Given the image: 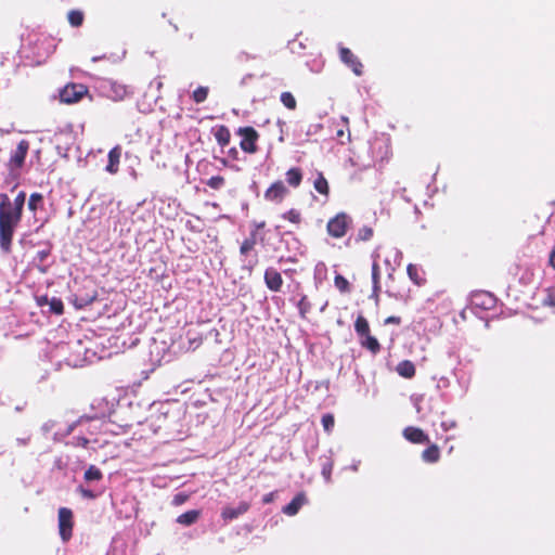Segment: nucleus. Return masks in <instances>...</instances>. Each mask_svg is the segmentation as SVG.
<instances>
[{"mask_svg":"<svg viewBox=\"0 0 555 555\" xmlns=\"http://www.w3.org/2000/svg\"><path fill=\"white\" fill-rule=\"evenodd\" d=\"M80 345H81V343H80L79 340L75 343V346H76L77 348H80Z\"/></svg>","mask_w":555,"mask_h":555,"instance_id":"338daca9","label":"nucleus"},{"mask_svg":"<svg viewBox=\"0 0 555 555\" xmlns=\"http://www.w3.org/2000/svg\"><path fill=\"white\" fill-rule=\"evenodd\" d=\"M280 100H281L282 104L285 107H287L288 109L293 111L297 106V102H296L295 96L291 92H288V91L282 92L281 96H280Z\"/></svg>","mask_w":555,"mask_h":555,"instance_id":"7c9ffc66","label":"nucleus"},{"mask_svg":"<svg viewBox=\"0 0 555 555\" xmlns=\"http://www.w3.org/2000/svg\"><path fill=\"white\" fill-rule=\"evenodd\" d=\"M273 498H274V493L271 492V493L266 494L263 496L262 501H263V503L268 504L273 501Z\"/></svg>","mask_w":555,"mask_h":555,"instance_id":"13d9d810","label":"nucleus"},{"mask_svg":"<svg viewBox=\"0 0 555 555\" xmlns=\"http://www.w3.org/2000/svg\"><path fill=\"white\" fill-rule=\"evenodd\" d=\"M256 245V231H253L242 244L240 248V253L243 256H246Z\"/></svg>","mask_w":555,"mask_h":555,"instance_id":"cd10ccee","label":"nucleus"},{"mask_svg":"<svg viewBox=\"0 0 555 555\" xmlns=\"http://www.w3.org/2000/svg\"><path fill=\"white\" fill-rule=\"evenodd\" d=\"M73 512L67 507L59 509V530L63 541H68L73 534Z\"/></svg>","mask_w":555,"mask_h":555,"instance_id":"39448f33","label":"nucleus"},{"mask_svg":"<svg viewBox=\"0 0 555 555\" xmlns=\"http://www.w3.org/2000/svg\"><path fill=\"white\" fill-rule=\"evenodd\" d=\"M206 185L214 190H219L224 185V179L221 176H214L207 180Z\"/></svg>","mask_w":555,"mask_h":555,"instance_id":"f704fd0d","label":"nucleus"},{"mask_svg":"<svg viewBox=\"0 0 555 555\" xmlns=\"http://www.w3.org/2000/svg\"><path fill=\"white\" fill-rule=\"evenodd\" d=\"M550 264L555 269V244L550 254Z\"/></svg>","mask_w":555,"mask_h":555,"instance_id":"4d7b16f0","label":"nucleus"},{"mask_svg":"<svg viewBox=\"0 0 555 555\" xmlns=\"http://www.w3.org/2000/svg\"><path fill=\"white\" fill-rule=\"evenodd\" d=\"M340 60L348 65L357 76L362 75V63L348 48H340Z\"/></svg>","mask_w":555,"mask_h":555,"instance_id":"9d476101","label":"nucleus"},{"mask_svg":"<svg viewBox=\"0 0 555 555\" xmlns=\"http://www.w3.org/2000/svg\"><path fill=\"white\" fill-rule=\"evenodd\" d=\"M249 508V504L246 502H241L236 507H225L222 511V517L225 520H233L237 518L238 516L246 513Z\"/></svg>","mask_w":555,"mask_h":555,"instance_id":"dca6fc26","label":"nucleus"},{"mask_svg":"<svg viewBox=\"0 0 555 555\" xmlns=\"http://www.w3.org/2000/svg\"><path fill=\"white\" fill-rule=\"evenodd\" d=\"M397 372L402 377L411 378L415 375V366L411 361L404 360L397 365Z\"/></svg>","mask_w":555,"mask_h":555,"instance_id":"6ab92c4d","label":"nucleus"},{"mask_svg":"<svg viewBox=\"0 0 555 555\" xmlns=\"http://www.w3.org/2000/svg\"><path fill=\"white\" fill-rule=\"evenodd\" d=\"M121 155V151L119 146L113 147L108 153V164L105 167V170L109 173H116L118 170L119 158Z\"/></svg>","mask_w":555,"mask_h":555,"instance_id":"f3484780","label":"nucleus"},{"mask_svg":"<svg viewBox=\"0 0 555 555\" xmlns=\"http://www.w3.org/2000/svg\"><path fill=\"white\" fill-rule=\"evenodd\" d=\"M341 120H343L345 124H348V118H347V117L343 116V117H341Z\"/></svg>","mask_w":555,"mask_h":555,"instance_id":"69168bd1","label":"nucleus"},{"mask_svg":"<svg viewBox=\"0 0 555 555\" xmlns=\"http://www.w3.org/2000/svg\"><path fill=\"white\" fill-rule=\"evenodd\" d=\"M238 134L242 137L241 149L246 153H255L257 151L256 141L258 139L257 131L251 127H244L238 129Z\"/></svg>","mask_w":555,"mask_h":555,"instance_id":"0eeeda50","label":"nucleus"},{"mask_svg":"<svg viewBox=\"0 0 555 555\" xmlns=\"http://www.w3.org/2000/svg\"><path fill=\"white\" fill-rule=\"evenodd\" d=\"M321 421L325 431L331 433L335 423L334 416L332 414H324Z\"/></svg>","mask_w":555,"mask_h":555,"instance_id":"ea45409f","label":"nucleus"},{"mask_svg":"<svg viewBox=\"0 0 555 555\" xmlns=\"http://www.w3.org/2000/svg\"><path fill=\"white\" fill-rule=\"evenodd\" d=\"M50 311L54 314H62L64 311V305L60 298L53 297L50 302Z\"/></svg>","mask_w":555,"mask_h":555,"instance_id":"72a5a7b5","label":"nucleus"},{"mask_svg":"<svg viewBox=\"0 0 555 555\" xmlns=\"http://www.w3.org/2000/svg\"><path fill=\"white\" fill-rule=\"evenodd\" d=\"M131 404L132 402L129 400L127 393L118 399L115 396L95 398L91 403L93 413L88 420H104L113 414H120L125 408L131 406Z\"/></svg>","mask_w":555,"mask_h":555,"instance_id":"f03ea898","label":"nucleus"},{"mask_svg":"<svg viewBox=\"0 0 555 555\" xmlns=\"http://www.w3.org/2000/svg\"><path fill=\"white\" fill-rule=\"evenodd\" d=\"M87 92L88 89L85 85L68 83L60 90L59 95L61 102L73 104L78 102L85 94H87Z\"/></svg>","mask_w":555,"mask_h":555,"instance_id":"20e7f679","label":"nucleus"},{"mask_svg":"<svg viewBox=\"0 0 555 555\" xmlns=\"http://www.w3.org/2000/svg\"><path fill=\"white\" fill-rule=\"evenodd\" d=\"M69 349H72V345H70L69 343H67V344H61V345H59V346H57V351H59L60 353H64L65 351H67V350H69Z\"/></svg>","mask_w":555,"mask_h":555,"instance_id":"6e6d98bb","label":"nucleus"},{"mask_svg":"<svg viewBox=\"0 0 555 555\" xmlns=\"http://www.w3.org/2000/svg\"><path fill=\"white\" fill-rule=\"evenodd\" d=\"M403 436L412 443H427L429 442L428 436L417 427H406L403 430Z\"/></svg>","mask_w":555,"mask_h":555,"instance_id":"ddd939ff","label":"nucleus"},{"mask_svg":"<svg viewBox=\"0 0 555 555\" xmlns=\"http://www.w3.org/2000/svg\"><path fill=\"white\" fill-rule=\"evenodd\" d=\"M85 358H66L65 361H66V364L68 366H72V367H77V366H82L83 365V362H85Z\"/></svg>","mask_w":555,"mask_h":555,"instance_id":"a18cd8bd","label":"nucleus"},{"mask_svg":"<svg viewBox=\"0 0 555 555\" xmlns=\"http://www.w3.org/2000/svg\"><path fill=\"white\" fill-rule=\"evenodd\" d=\"M263 227H264V222H261V223H259V224H257V225H256V229H261V228H263Z\"/></svg>","mask_w":555,"mask_h":555,"instance_id":"0e129e2a","label":"nucleus"},{"mask_svg":"<svg viewBox=\"0 0 555 555\" xmlns=\"http://www.w3.org/2000/svg\"><path fill=\"white\" fill-rule=\"evenodd\" d=\"M283 217L284 219H287L293 223H298L300 221V214L295 209H291L289 211L284 214Z\"/></svg>","mask_w":555,"mask_h":555,"instance_id":"37998d69","label":"nucleus"},{"mask_svg":"<svg viewBox=\"0 0 555 555\" xmlns=\"http://www.w3.org/2000/svg\"><path fill=\"white\" fill-rule=\"evenodd\" d=\"M412 403L418 414L422 413V401L424 397L422 395H414L411 397Z\"/></svg>","mask_w":555,"mask_h":555,"instance_id":"de8ad7c7","label":"nucleus"},{"mask_svg":"<svg viewBox=\"0 0 555 555\" xmlns=\"http://www.w3.org/2000/svg\"><path fill=\"white\" fill-rule=\"evenodd\" d=\"M288 190L282 181H276L264 192V198L269 202L280 203L287 195Z\"/></svg>","mask_w":555,"mask_h":555,"instance_id":"1a4fd4ad","label":"nucleus"},{"mask_svg":"<svg viewBox=\"0 0 555 555\" xmlns=\"http://www.w3.org/2000/svg\"><path fill=\"white\" fill-rule=\"evenodd\" d=\"M298 309H299V313L302 318L306 317V314L310 311L311 309V304L308 301L307 299V296H302L301 299L299 300L298 305H297Z\"/></svg>","mask_w":555,"mask_h":555,"instance_id":"4c0bfd02","label":"nucleus"},{"mask_svg":"<svg viewBox=\"0 0 555 555\" xmlns=\"http://www.w3.org/2000/svg\"><path fill=\"white\" fill-rule=\"evenodd\" d=\"M401 320L399 317H395V315H391V317H388L386 320H385V324H400Z\"/></svg>","mask_w":555,"mask_h":555,"instance_id":"864d4df0","label":"nucleus"},{"mask_svg":"<svg viewBox=\"0 0 555 555\" xmlns=\"http://www.w3.org/2000/svg\"><path fill=\"white\" fill-rule=\"evenodd\" d=\"M166 408L167 404L163 402L153 403L150 406L151 415L147 422L150 423V426L154 433H156L157 429H159L163 426L167 417Z\"/></svg>","mask_w":555,"mask_h":555,"instance_id":"423d86ee","label":"nucleus"},{"mask_svg":"<svg viewBox=\"0 0 555 555\" xmlns=\"http://www.w3.org/2000/svg\"><path fill=\"white\" fill-rule=\"evenodd\" d=\"M102 478H103L102 472L94 465H90L83 475V479L87 482L100 481Z\"/></svg>","mask_w":555,"mask_h":555,"instance_id":"393cba45","label":"nucleus"},{"mask_svg":"<svg viewBox=\"0 0 555 555\" xmlns=\"http://www.w3.org/2000/svg\"><path fill=\"white\" fill-rule=\"evenodd\" d=\"M307 499L304 493L297 494L287 505L283 507V513L288 516H294L298 513L302 505H305Z\"/></svg>","mask_w":555,"mask_h":555,"instance_id":"2eb2a0df","label":"nucleus"},{"mask_svg":"<svg viewBox=\"0 0 555 555\" xmlns=\"http://www.w3.org/2000/svg\"><path fill=\"white\" fill-rule=\"evenodd\" d=\"M372 280H373L374 286L376 287L378 284V280H379V267L376 261H374L373 266H372Z\"/></svg>","mask_w":555,"mask_h":555,"instance_id":"09e8293b","label":"nucleus"},{"mask_svg":"<svg viewBox=\"0 0 555 555\" xmlns=\"http://www.w3.org/2000/svg\"><path fill=\"white\" fill-rule=\"evenodd\" d=\"M395 253H396V255H398V256H401V255H402V254H401V251H400V250H397V249L395 250Z\"/></svg>","mask_w":555,"mask_h":555,"instance_id":"774afa93","label":"nucleus"},{"mask_svg":"<svg viewBox=\"0 0 555 555\" xmlns=\"http://www.w3.org/2000/svg\"><path fill=\"white\" fill-rule=\"evenodd\" d=\"M26 202V193L24 191H20L15 196L14 201H11V207L15 210L23 212L24 206Z\"/></svg>","mask_w":555,"mask_h":555,"instance_id":"2f4dec72","label":"nucleus"},{"mask_svg":"<svg viewBox=\"0 0 555 555\" xmlns=\"http://www.w3.org/2000/svg\"><path fill=\"white\" fill-rule=\"evenodd\" d=\"M208 91L209 90L207 87H198L196 90H194L192 95L194 102L203 103L207 99Z\"/></svg>","mask_w":555,"mask_h":555,"instance_id":"473e14b6","label":"nucleus"},{"mask_svg":"<svg viewBox=\"0 0 555 555\" xmlns=\"http://www.w3.org/2000/svg\"><path fill=\"white\" fill-rule=\"evenodd\" d=\"M545 302L555 307V298L553 296H548V299L545 300Z\"/></svg>","mask_w":555,"mask_h":555,"instance_id":"bf43d9fd","label":"nucleus"},{"mask_svg":"<svg viewBox=\"0 0 555 555\" xmlns=\"http://www.w3.org/2000/svg\"><path fill=\"white\" fill-rule=\"evenodd\" d=\"M21 219L22 214L11 207V198L0 193V249L4 254L11 251L12 238Z\"/></svg>","mask_w":555,"mask_h":555,"instance_id":"f257e3e1","label":"nucleus"},{"mask_svg":"<svg viewBox=\"0 0 555 555\" xmlns=\"http://www.w3.org/2000/svg\"><path fill=\"white\" fill-rule=\"evenodd\" d=\"M55 421L52 420H49L46 423H43L41 426L42 435L47 436L48 434H50L55 428Z\"/></svg>","mask_w":555,"mask_h":555,"instance_id":"49530a36","label":"nucleus"},{"mask_svg":"<svg viewBox=\"0 0 555 555\" xmlns=\"http://www.w3.org/2000/svg\"><path fill=\"white\" fill-rule=\"evenodd\" d=\"M360 343L362 347L366 348L374 354L380 350L378 340L374 336H371L370 333L362 336Z\"/></svg>","mask_w":555,"mask_h":555,"instance_id":"a211bd4d","label":"nucleus"},{"mask_svg":"<svg viewBox=\"0 0 555 555\" xmlns=\"http://www.w3.org/2000/svg\"><path fill=\"white\" fill-rule=\"evenodd\" d=\"M42 206H43L42 194L37 193V192L30 194L29 199H28V209L31 210L34 214H36V211L38 209H41Z\"/></svg>","mask_w":555,"mask_h":555,"instance_id":"a878e982","label":"nucleus"},{"mask_svg":"<svg viewBox=\"0 0 555 555\" xmlns=\"http://www.w3.org/2000/svg\"><path fill=\"white\" fill-rule=\"evenodd\" d=\"M336 135H337V138H343V137L345 135L344 130H343V129L338 130V131L336 132Z\"/></svg>","mask_w":555,"mask_h":555,"instance_id":"680f3d73","label":"nucleus"},{"mask_svg":"<svg viewBox=\"0 0 555 555\" xmlns=\"http://www.w3.org/2000/svg\"><path fill=\"white\" fill-rule=\"evenodd\" d=\"M16 444L17 446H27L30 441V436L23 437V438H16Z\"/></svg>","mask_w":555,"mask_h":555,"instance_id":"5fc2aeb1","label":"nucleus"},{"mask_svg":"<svg viewBox=\"0 0 555 555\" xmlns=\"http://www.w3.org/2000/svg\"><path fill=\"white\" fill-rule=\"evenodd\" d=\"M89 442V439H87L86 437H73L72 440L66 442V444L86 448Z\"/></svg>","mask_w":555,"mask_h":555,"instance_id":"a19ab883","label":"nucleus"},{"mask_svg":"<svg viewBox=\"0 0 555 555\" xmlns=\"http://www.w3.org/2000/svg\"><path fill=\"white\" fill-rule=\"evenodd\" d=\"M68 23L73 27H79L83 23V13L79 10H72L68 12Z\"/></svg>","mask_w":555,"mask_h":555,"instance_id":"c85d7f7f","label":"nucleus"},{"mask_svg":"<svg viewBox=\"0 0 555 555\" xmlns=\"http://www.w3.org/2000/svg\"><path fill=\"white\" fill-rule=\"evenodd\" d=\"M301 180H302V173L299 168H291L286 172V181L291 186H293V188L299 186Z\"/></svg>","mask_w":555,"mask_h":555,"instance_id":"5701e85b","label":"nucleus"},{"mask_svg":"<svg viewBox=\"0 0 555 555\" xmlns=\"http://www.w3.org/2000/svg\"><path fill=\"white\" fill-rule=\"evenodd\" d=\"M373 236V229L371 227L364 225L358 231V241H369Z\"/></svg>","mask_w":555,"mask_h":555,"instance_id":"e433bc0d","label":"nucleus"},{"mask_svg":"<svg viewBox=\"0 0 555 555\" xmlns=\"http://www.w3.org/2000/svg\"><path fill=\"white\" fill-rule=\"evenodd\" d=\"M264 283L272 292H280L283 279L281 273L274 268H268L264 272Z\"/></svg>","mask_w":555,"mask_h":555,"instance_id":"9b49d317","label":"nucleus"},{"mask_svg":"<svg viewBox=\"0 0 555 555\" xmlns=\"http://www.w3.org/2000/svg\"><path fill=\"white\" fill-rule=\"evenodd\" d=\"M51 255V246H47L43 249H40L37 251L36 256L34 257L33 263L38 269V271L42 274L48 273L51 264L47 263V259Z\"/></svg>","mask_w":555,"mask_h":555,"instance_id":"f8f14e48","label":"nucleus"},{"mask_svg":"<svg viewBox=\"0 0 555 555\" xmlns=\"http://www.w3.org/2000/svg\"><path fill=\"white\" fill-rule=\"evenodd\" d=\"M335 286L340 292H347L349 289V282L343 275H336L334 279Z\"/></svg>","mask_w":555,"mask_h":555,"instance_id":"58836bf2","label":"nucleus"},{"mask_svg":"<svg viewBox=\"0 0 555 555\" xmlns=\"http://www.w3.org/2000/svg\"><path fill=\"white\" fill-rule=\"evenodd\" d=\"M478 298H483V300L480 302L482 306H489L493 304V298L489 294L476 295L475 299L477 300Z\"/></svg>","mask_w":555,"mask_h":555,"instance_id":"8fccbe9b","label":"nucleus"},{"mask_svg":"<svg viewBox=\"0 0 555 555\" xmlns=\"http://www.w3.org/2000/svg\"><path fill=\"white\" fill-rule=\"evenodd\" d=\"M215 138L221 147L227 146L230 143V131L225 126H220L215 131Z\"/></svg>","mask_w":555,"mask_h":555,"instance_id":"4be33fe9","label":"nucleus"},{"mask_svg":"<svg viewBox=\"0 0 555 555\" xmlns=\"http://www.w3.org/2000/svg\"><path fill=\"white\" fill-rule=\"evenodd\" d=\"M314 189L323 195L328 194V183L322 173H319L317 179L314 180Z\"/></svg>","mask_w":555,"mask_h":555,"instance_id":"c756f323","label":"nucleus"},{"mask_svg":"<svg viewBox=\"0 0 555 555\" xmlns=\"http://www.w3.org/2000/svg\"><path fill=\"white\" fill-rule=\"evenodd\" d=\"M440 426L443 431H448L456 427V422L454 420L442 421Z\"/></svg>","mask_w":555,"mask_h":555,"instance_id":"3c124183","label":"nucleus"},{"mask_svg":"<svg viewBox=\"0 0 555 555\" xmlns=\"http://www.w3.org/2000/svg\"><path fill=\"white\" fill-rule=\"evenodd\" d=\"M406 271H408L410 279L418 284L420 281H418L417 267L415 264L410 263L406 268Z\"/></svg>","mask_w":555,"mask_h":555,"instance_id":"c03bdc74","label":"nucleus"},{"mask_svg":"<svg viewBox=\"0 0 555 555\" xmlns=\"http://www.w3.org/2000/svg\"><path fill=\"white\" fill-rule=\"evenodd\" d=\"M350 224L351 218L345 212H339L328 220L326 225L327 233L335 238H340L346 234Z\"/></svg>","mask_w":555,"mask_h":555,"instance_id":"7ed1b4c3","label":"nucleus"},{"mask_svg":"<svg viewBox=\"0 0 555 555\" xmlns=\"http://www.w3.org/2000/svg\"><path fill=\"white\" fill-rule=\"evenodd\" d=\"M354 330L360 337L370 333L369 323L364 317L359 315L357 318L354 322Z\"/></svg>","mask_w":555,"mask_h":555,"instance_id":"bb28decb","label":"nucleus"},{"mask_svg":"<svg viewBox=\"0 0 555 555\" xmlns=\"http://www.w3.org/2000/svg\"><path fill=\"white\" fill-rule=\"evenodd\" d=\"M333 455V451L328 450L325 454L320 456L322 467L321 474L327 482L331 480V474L334 465Z\"/></svg>","mask_w":555,"mask_h":555,"instance_id":"4468645a","label":"nucleus"},{"mask_svg":"<svg viewBox=\"0 0 555 555\" xmlns=\"http://www.w3.org/2000/svg\"><path fill=\"white\" fill-rule=\"evenodd\" d=\"M440 457L439 448L436 444L429 446L422 452V459L426 463H436Z\"/></svg>","mask_w":555,"mask_h":555,"instance_id":"412c9836","label":"nucleus"},{"mask_svg":"<svg viewBox=\"0 0 555 555\" xmlns=\"http://www.w3.org/2000/svg\"><path fill=\"white\" fill-rule=\"evenodd\" d=\"M28 149L29 144L26 140L18 142L16 149L10 156V166L12 168H21L24 165Z\"/></svg>","mask_w":555,"mask_h":555,"instance_id":"6e6552de","label":"nucleus"},{"mask_svg":"<svg viewBox=\"0 0 555 555\" xmlns=\"http://www.w3.org/2000/svg\"><path fill=\"white\" fill-rule=\"evenodd\" d=\"M95 299V295L78 296L76 295L75 305L78 308H83L90 305Z\"/></svg>","mask_w":555,"mask_h":555,"instance_id":"c9c22d12","label":"nucleus"},{"mask_svg":"<svg viewBox=\"0 0 555 555\" xmlns=\"http://www.w3.org/2000/svg\"><path fill=\"white\" fill-rule=\"evenodd\" d=\"M198 517H199V511L191 509V511H188V512L181 514L177 518V522L180 524V525H183V526H191L194 522H196Z\"/></svg>","mask_w":555,"mask_h":555,"instance_id":"aec40b11","label":"nucleus"},{"mask_svg":"<svg viewBox=\"0 0 555 555\" xmlns=\"http://www.w3.org/2000/svg\"><path fill=\"white\" fill-rule=\"evenodd\" d=\"M359 464H360V461H358V462L353 463V464L351 465V469H352L353 472H357V470H358V467H359Z\"/></svg>","mask_w":555,"mask_h":555,"instance_id":"052dcab7","label":"nucleus"},{"mask_svg":"<svg viewBox=\"0 0 555 555\" xmlns=\"http://www.w3.org/2000/svg\"><path fill=\"white\" fill-rule=\"evenodd\" d=\"M81 423H82V418H80L78 422L72 423L65 429L55 430L53 433V437H52L53 440L55 442H61L66 436L70 435L74 431L77 424H81Z\"/></svg>","mask_w":555,"mask_h":555,"instance_id":"b1692460","label":"nucleus"},{"mask_svg":"<svg viewBox=\"0 0 555 555\" xmlns=\"http://www.w3.org/2000/svg\"><path fill=\"white\" fill-rule=\"evenodd\" d=\"M188 499V495L184 493H178L173 496L172 504L180 505L184 503Z\"/></svg>","mask_w":555,"mask_h":555,"instance_id":"603ef678","label":"nucleus"},{"mask_svg":"<svg viewBox=\"0 0 555 555\" xmlns=\"http://www.w3.org/2000/svg\"><path fill=\"white\" fill-rule=\"evenodd\" d=\"M77 492L80 493L85 499L93 500L95 498L93 490L87 489L81 485L77 487Z\"/></svg>","mask_w":555,"mask_h":555,"instance_id":"79ce46f5","label":"nucleus"},{"mask_svg":"<svg viewBox=\"0 0 555 555\" xmlns=\"http://www.w3.org/2000/svg\"><path fill=\"white\" fill-rule=\"evenodd\" d=\"M103 57H104V56H94V57H92V61H93V62H96V61H99V60H101V59H103Z\"/></svg>","mask_w":555,"mask_h":555,"instance_id":"e2e57ef3","label":"nucleus"}]
</instances>
